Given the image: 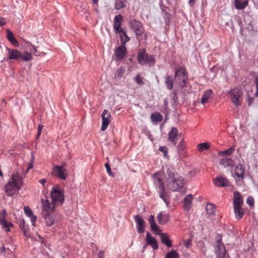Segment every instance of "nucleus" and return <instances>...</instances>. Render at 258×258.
Masks as SVG:
<instances>
[{"mask_svg": "<svg viewBox=\"0 0 258 258\" xmlns=\"http://www.w3.org/2000/svg\"><path fill=\"white\" fill-rule=\"evenodd\" d=\"M161 172L156 173L153 175L154 184L156 185L157 188L164 187L163 183L161 179Z\"/></svg>", "mask_w": 258, "mask_h": 258, "instance_id": "obj_24", "label": "nucleus"}, {"mask_svg": "<svg viewBox=\"0 0 258 258\" xmlns=\"http://www.w3.org/2000/svg\"><path fill=\"white\" fill-rule=\"evenodd\" d=\"M183 242L184 245L187 248H189L192 245L191 239H184V240H183Z\"/></svg>", "mask_w": 258, "mask_h": 258, "instance_id": "obj_46", "label": "nucleus"}, {"mask_svg": "<svg viewBox=\"0 0 258 258\" xmlns=\"http://www.w3.org/2000/svg\"><path fill=\"white\" fill-rule=\"evenodd\" d=\"M235 150L234 146L231 147L228 150L219 152V155L221 157L226 155L230 156L233 154Z\"/></svg>", "mask_w": 258, "mask_h": 258, "instance_id": "obj_37", "label": "nucleus"}, {"mask_svg": "<svg viewBox=\"0 0 258 258\" xmlns=\"http://www.w3.org/2000/svg\"><path fill=\"white\" fill-rule=\"evenodd\" d=\"M51 201L57 206L61 205L64 201L63 190L58 185L53 186L51 190Z\"/></svg>", "mask_w": 258, "mask_h": 258, "instance_id": "obj_4", "label": "nucleus"}, {"mask_svg": "<svg viewBox=\"0 0 258 258\" xmlns=\"http://www.w3.org/2000/svg\"><path fill=\"white\" fill-rule=\"evenodd\" d=\"M253 100V98L249 97L248 99V105H250L252 103Z\"/></svg>", "mask_w": 258, "mask_h": 258, "instance_id": "obj_59", "label": "nucleus"}, {"mask_svg": "<svg viewBox=\"0 0 258 258\" xmlns=\"http://www.w3.org/2000/svg\"><path fill=\"white\" fill-rule=\"evenodd\" d=\"M39 182L43 185L44 186L46 182V179L44 178L41 179L39 180Z\"/></svg>", "mask_w": 258, "mask_h": 258, "instance_id": "obj_57", "label": "nucleus"}, {"mask_svg": "<svg viewBox=\"0 0 258 258\" xmlns=\"http://www.w3.org/2000/svg\"><path fill=\"white\" fill-rule=\"evenodd\" d=\"M233 210L236 218L238 220L240 219L244 214L242 206H233Z\"/></svg>", "mask_w": 258, "mask_h": 258, "instance_id": "obj_28", "label": "nucleus"}, {"mask_svg": "<svg viewBox=\"0 0 258 258\" xmlns=\"http://www.w3.org/2000/svg\"><path fill=\"white\" fill-rule=\"evenodd\" d=\"M241 91L237 88H234L231 91V100L232 102L236 106L241 103Z\"/></svg>", "mask_w": 258, "mask_h": 258, "instance_id": "obj_11", "label": "nucleus"}, {"mask_svg": "<svg viewBox=\"0 0 258 258\" xmlns=\"http://www.w3.org/2000/svg\"><path fill=\"white\" fill-rule=\"evenodd\" d=\"M147 244L150 245L153 249H157L158 248V244L157 240L151 236L149 232L146 233Z\"/></svg>", "mask_w": 258, "mask_h": 258, "instance_id": "obj_22", "label": "nucleus"}, {"mask_svg": "<svg viewBox=\"0 0 258 258\" xmlns=\"http://www.w3.org/2000/svg\"><path fill=\"white\" fill-rule=\"evenodd\" d=\"M44 218L45 224L47 226L50 227L53 225L58 226L59 222L60 219V216L58 215H51V213L42 215Z\"/></svg>", "mask_w": 258, "mask_h": 258, "instance_id": "obj_9", "label": "nucleus"}, {"mask_svg": "<svg viewBox=\"0 0 258 258\" xmlns=\"http://www.w3.org/2000/svg\"><path fill=\"white\" fill-rule=\"evenodd\" d=\"M178 254L176 251L172 250L168 252L166 255V258H178Z\"/></svg>", "mask_w": 258, "mask_h": 258, "instance_id": "obj_43", "label": "nucleus"}, {"mask_svg": "<svg viewBox=\"0 0 258 258\" xmlns=\"http://www.w3.org/2000/svg\"><path fill=\"white\" fill-rule=\"evenodd\" d=\"M42 214H47L52 213L55 209V207L57 206L51 201L50 202L48 199H42Z\"/></svg>", "mask_w": 258, "mask_h": 258, "instance_id": "obj_10", "label": "nucleus"}, {"mask_svg": "<svg viewBox=\"0 0 258 258\" xmlns=\"http://www.w3.org/2000/svg\"><path fill=\"white\" fill-rule=\"evenodd\" d=\"M213 91L211 89H209L205 91L202 95L200 103L204 105L208 103L209 100L212 97Z\"/></svg>", "mask_w": 258, "mask_h": 258, "instance_id": "obj_20", "label": "nucleus"}, {"mask_svg": "<svg viewBox=\"0 0 258 258\" xmlns=\"http://www.w3.org/2000/svg\"><path fill=\"white\" fill-rule=\"evenodd\" d=\"M218 249L216 251L217 258H225L226 250L225 246L222 243L221 239L217 241Z\"/></svg>", "mask_w": 258, "mask_h": 258, "instance_id": "obj_18", "label": "nucleus"}, {"mask_svg": "<svg viewBox=\"0 0 258 258\" xmlns=\"http://www.w3.org/2000/svg\"><path fill=\"white\" fill-rule=\"evenodd\" d=\"M33 168V163L30 162L28 164L27 170L28 171Z\"/></svg>", "mask_w": 258, "mask_h": 258, "instance_id": "obj_60", "label": "nucleus"}, {"mask_svg": "<svg viewBox=\"0 0 258 258\" xmlns=\"http://www.w3.org/2000/svg\"><path fill=\"white\" fill-rule=\"evenodd\" d=\"M246 203L251 206L254 204V200L252 197H248L246 199Z\"/></svg>", "mask_w": 258, "mask_h": 258, "instance_id": "obj_51", "label": "nucleus"}, {"mask_svg": "<svg viewBox=\"0 0 258 258\" xmlns=\"http://www.w3.org/2000/svg\"><path fill=\"white\" fill-rule=\"evenodd\" d=\"M126 53V48L124 45H121L115 50L114 55L116 60H120L123 59Z\"/></svg>", "mask_w": 258, "mask_h": 258, "instance_id": "obj_15", "label": "nucleus"}, {"mask_svg": "<svg viewBox=\"0 0 258 258\" xmlns=\"http://www.w3.org/2000/svg\"><path fill=\"white\" fill-rule=\"evenodd\" d=\"M30 220L31 222L32 223V225L35 227V223L37 220V216L34 215V214L32 215L31 216L28 217Z\"/></svg>", "mask_w": 258, "mask_h": 258, "instance_id": "obj_49", "label": "nucleus"}, {"mask_svg": "<svg viewBox=\"0 0 258 258\" xmlns=\"http://www.w3.org/2000/svg\"><path fill=\"white\" fill-rule=\"evenodd\" d=\"M21 56L20 59L25 61H29L32 59V55L29 52L26 51L23 53H21Z\"/></svg>", "mask_w": 258, "mask_h": 258, "instance_id": "obj_38", "label": "nucleus"}, {"mask_svg": "<svg viewBox=\"0 0 258 258\" xmlns=\"http://www.w3.org/2000/svg\"><path fill=\"white\" fill-rule=\"evenodd\" d=\"M255 83L256 85V91L255 92V96H258V78H256L255 79Z\"/></svg>", "mask_w": 258, "mask_h": 258, "instance_id": "obj_52", "label": "nucleus"}, {"mask_svg": "<svg viewBox=\"0 0 258 258\" xmlns=\"http://www.w3.org/2000/svg\"><path fill=\"white\" fill-rule=\"evenodd\" d=\"M158 191L160 197L167 204V201L166 199V193L165 192L164 186L158 188Z\"/></svg>", "mask_w": 258, "mask_h": 258, "instance_id": "obj_41", "label": "nucleus"}, {"mask_svg": "<svg viewBox=\"0 0 258 258\" xmlns=\"http://www.w3.org/2000/svg\"><path fill=\"white\" fill-rule=\"evenodd\" d=\"M120 33L121 34H120V40H121V42L122 43L121 45H124V44L126 42L129 41L130 37L127 36V35L126 34V32L125 31H124L123 30H122V31Z\"/></svg>", "mask_w": 258, "mask_h": 258, "instance_id": "obj_40", "label": "nucleus"}, {"mask_svg": "<svg viewBox=\"0 0 258 258\" xmlns=\"http://www.w3.org/2000/svg\"><path fill=\"white\" fill-rule=\"evenodd\" d=\"M102 117V125L101 130L105 131L111 120V116L109 112L107 110H104L101 115Z\"/></svg>", "mask_w": 258, "mask_h": 258, "instance_id": "obj_13", "label": "nucleus"}, {"mask_svg": "<svg viewBox=\"0 0 258 258\" xmlns=\"http://www.w3.org/2000/svg\"><path fill=\"white\" fill-rule=\"evenodd\" d=\"M123 17L120 14L116 16L113 20V28L115 33H121L123 29L120 27Z\"/></svg>", "mask_w": 258, "mask_h": 258, "instance_id": "obj_16", "label": "nucleus"}, {"mask_svg": "<svg viewBox=\"0 0 258 258\" xmlns=\"http://www.w3.org/2000/svg\"><path fill=\"white\" fill-rule=\"evenodd\" d=\"M215 185L217 186L225 187L229 185L228 180L225 177L219 176L213 179Z\"/></svg>", "mask_w": 258, "mask_h": 258, "instance_id": "obj_17", "label": "nucleus"}, {"mask_svg": "<svg viewBox=\"0 0 258 258\" xmlns=\"http://www.w3.org/2000/svg\"><path fill=\"white\" fill-rule=\"evenodd\" d=\"M6 250L5 247L4 245H2L1 247H0V251L1 253H5Z\"/></svg>", "mask_w": 258, "mask_h": 258, "instance_id": "obj_58", "label": "nucleus"}, {"mask_svg": "<svg viewBox=\"0 0 258 258\" xmlns=\"http://www.w3.org/2000/svg\"><path fill=\"white\" fill-rule=\"evenodd\" d=\"M23 184V178L16 171L12 174L11 178L5 185V191L8 196H13L18 193Z\"/></svg>", "mask_w": 258, "mask_h": 258, "instance_id": "obj_2", "label": "nucleus"}, {"mask_svg": "<svg viewBox=\"0 0 258 258\" xmlns=\"http://www.w3.org/2000/svg\"><path fill=\"white\" fill-rule=\"evenodd\" d=\"M6 215H7L6 210L5 209H3L2 210V212L1 214L2 217H4V218H5Z\"/></svg>", "mask_w": 258, "mask_h": 258, "instance_id": "obj_56", "label": "nucleus"}, {"mask_svg": "<svg viewBox=\"0 0 258 258\" xmlns=\"http://www.w3.org/2000/svg\"><path fill=\"white\" fill-rule=\"evenodd\" d=\"M220 164L224 167H232L234 165V161L230 158H223L220 160Z\"/></svg>", "mask_w": 258, "mask_h": 258, "instance_id": "obj_26", "label": "nucleus"}, {"mask_svg": "<svg viewBox=\"0 0 258 258\" xmlns=\"http://www.w3.org/2000/svg\"><path fill=\"white\" fill-rule=\"evenodd\" d=\"M126 0H115L114 8L116 10H120L126 7Z\"/></svg>", "mask_w": 258, "mask_h": 258, "instance_id": "obj_31", "label": "nucleus"}, {"mask_svg": "<svg viewBox=\"0 0 258 258\" xmlns=\"http://www.w3.org/2000/svg\"><path fill=\"white\" fill-rule=\"evenodd\" d=\"M24 212L25 214L28 216L29 217L33 214L32 211L31 209L28 206H26L24 208Z\"/></svg>", "mask_w": 258, "mask_h": 258, "instance_id": "obj_45", "label": "nucleus"}, {"mask_svg": "<svg viewBox=\"0 0 258 258\" xmlns=\"http://www.w3.org/2000/svg\"><path fill=\"white\" fill-rule=\"evenodd\" d=\"M5 23H6V21H5V18H4L3 17H0V26H4L5 24Z\"/></svg>", "mask_w": 258, "mask_h": 258, "instance_id": "obj_54", "label": "nucleus"}, {"mask_svg": "<svg viewBox=\"0 0 258 258\" xmlns=\"http://www.w3.org/2000/svg\"><path fill=\"white\" fill-rule=\"evenodd\" d=\"M159 150L164 154V156L166 157L168 155V149L166 147L161 146L159 148Z\"/></svg>", "mask_w": 258, "mask_h": 258, "instance_id": "obj_47", "label": "nucleus"}, {"mask_svg": "<svg viewBox=\"0 0 258 258\" xmlns=\"http://www.w3.org/2000/svg\"><path fill=\"white\" fill-rule=\"evenodd\" d=\"M135 81L139 85H143L144 84V82L141 76L138 74L134 78Z\"/></svg>", "mask_w": 258, "mask_h": 258, "instance_id": "obj_44", "label": "nucleus"}, {"mask_svg": "<svg viewBox=\"0 0 258 258\" xmlns=\"http://www.w3.org/2000/svg\"><path fill=\"white\" fill-rule=\"evenodd\" d=\"M20 227L21 229L23 230L25 236L27 237H29L30 236V235L28 232V226L26 225L24 220H22L20 221Z\"/></svg>", "mask_w": 258, "mask_h": 258, "instance_id": "obj_36", "label": "nucleus"}, {"mask_svg": "<svg viewBox=\"0 0 258 258\" xmlns=\"http://www.w3.org/2000/svg\"><path fill=\"white\" fill-rule=\"evenodd\" d=\"M105 168L106 169L107 172L108 173V174L110 176H113V174L112 173V172L111 171V168H110V165H109V164L108 163H106L105 164Z\"/></svg>", "mask_w": 258, "mask_h": 258, "instance_id": "obj_50", "label": "nucleus"}, {"mask_svg": "<svg viewBox=\"0 0 258 258\" xmlns=\"http://www.w3.org/2000/svg\"><path fill=\"white\" fill-rule=\"evenodd\" d=\"M129 25L139 39L145 40L148 38V34L145 32L143 24L140 21L133 20L130 22Z\"/></svg>", "mask_w": 258, "mask_h": 258, "instance_id": "obj_5", "label": "nucleus"}, {"mask_svg": "<svg viewBox=\"0 0 258 258\" xmlns=\"http://www.w3.org/2000/svg\"><path fill=\"white\" fill-rule=\"evenodd\" d=\"M207 213L211 216L215 215V206L213 204H207L206 207Z\"/></svg>", "mask_w": 258, "mask_h": 258, "instance_id": "obj_34", "label": "nucleus"}, {"mask_svg": "<svg viewBox=\"0 0 258 258\" xmlns=\"http://www.w3.org/2000/svg\"><path fill=\"white\" fill-rule=\"evenodd\" d=\"M0 224L3 226V228L5 229L6 231H10V228L13 226V224L9 222L6 220L4 217L0 218Z\"/></svg>", "mask_w": 258, "mask_h": 258, "instance_id": "obj_32", "label": "nucleus"}, {"mask_svg": "<svg viewBox=\"0 0 258 258\" xmlns=\"http://www.w3.org/2000/svg\"><path fill=\"white\" fill-rule=\"evenodd\" d=\"M7 37L9 40L15 46H18L19 43L13 33L10 31H7Z\"/></svg>", "mask_w": 258, "mask_h": 258, "instance_id": "obj_33", "label": "nucleus"}, {"mask_svg": "<svg viewBox=\"0 0 258 258\" xmlns=\"http://www.w3.org/2000/svg\"><path fill=\"white\" fill-rule=\"evenodd\" d=\"M193 197L190 194L187 195L183 199L184 209L188 211L191 207V204L192 201Z\"/></svg>", "mask_w": 258, "mask_h": 258, "instance_id": "obj_27", "label": "nucleus"}, {"mask_svg": "<svg viewBox=\"0 0 258 258\" xmlns=\"http://www.w3.org/2000/svg\"><path fill=\"white\" fill-rule=\"evenodd\" d=\"M149 223L150 224L151 229L152 231L157 235H160L161 242L167 247L172 246L171 241L169 239L168 235L167 233H162L161 230L159 226L156 224L154 217L151 215L148 218Z\"/></svg>", "mask_w": 258, "mask_h": 258, "instance_id": "obj_3", "label": "nucleus"}, {"mask_svg": "<svg viewBox=\"0 0 258 258\" xmlns=\"http://www.w3.org/2000/svg\"><path fill=\"white\" fill-rule=\"evenodd\" d=\"M104 252L103 251H100L98 252V258H104Z\"/></svg>", "mask_w": 258, "mask_h": 258, "instance_id": "obj_55", "label": "nucleus"}, {"mask_svg": "<svg viewBox=\"0 0 258 258\" xmlns=\"http://www.w3.org/2000/svg\"><path fill=\"white\" fill-rule=\"evenodd\" d=\"M138 60L140 64L149 67L154 66L156 62L155 57L152 55L147 53L145 49L138 52Z\"/></svg>", "mask_w": 258, "mask_h": 258, "instance_id": "obj_6", "label": "nucleus"}, {"mask_svg": "<svg viewBox=\"0 0 258 258\" xmlns=\"http://www.w3.org/2000/svg\"><path fill=\"white\" fill-rule=\"evenodd\" d=\"M157 220L159 224L164 225L169 221V216L168 214H163L160 212L158 214Z\"/></svg>", "mask_w": 258, "mask_h": 258, "instance_id": "obj_23", "label": "nucleus"}, {"mask_svg": "<svg viewBox=\"0 0 258 258\" xmlns=\"http://www.w3.org/2000/svg\"><path fill=\"white\" fill-rule=\"evenodd\" d=\"M177 135L178 130L175 127H172L171 131L168 133V140L170 142L173 143L174 145H175L176 143V140L177 139Z\"/></svg>", "mask_w": 258, "mask_h": 258, "instance_id": "obj_25", "label": "nucleus"}, {"mask_svg": "<svg viewBox=\"0 0 258 258\" xmlns=\"http://www.w3.org/2000/svg\"><path fill=\"white\" fill-rule=\"evenodd\" d=\"M197 147H198V150L200 152H202L204 150L208 149L210 148V145L209 143L205 142V143L199 144L197 146Z\"/></svg>", "mask_w": 258, "mask_h": 258, "instance_id": "obj_39", "label": "nucleus"}, {"mask_svg": "<svg viewBox=\"0 0 258 258\" xmlns=\"http://www.w3.org/2000/svg\"><path fill=\"white\" fill-rule=\"evenodd\" d=\"M8 51V58L10 59L18 60L20 59L21 52L17 49L7 48Z\"/></svg>", "mask_w": 258, "mask_h": 258, "instance_id": "obj_19", "label": "nucleus"}, {"mask_svg": "<svg viewBox=\"0 0 258 258\" xmlns=\"http://www.w3.org/2000/svg\"><path fill=\"white\" fill-rule=\"evenodd\" d=\"M187 76L183 67L179 68L176 72L175 75V81L178 84L180 87L183 88L186 83Z\"/></svg>", "mask_w": 258, "mask_h": 258, "instance_id": "obj_7", "label": "nucleus"}, {"mask_svg": "<svg viewBox=\"0 0 258 258\" xmlns=\"http://www.w3.org/2000/svg\"><path fill=\"white\" fill-rule=\"evenodd\" d=\"M165 181L167 188L173 191L179 190L184 185L183 178L175 173L174 168L171 165L167 166Z\"/></svg>", "mask_w": 258, "mask_h": 258, "instance_id": "obj_1", "label": "nucleus"}, {"mask_svg": "<svg viewBox=\"0 0 258 258\" xmlns=\"http://www.w3.org/2000/svg\"><path fill=\"white\" fill-rule=\"evenodd\" d=\"M233 196V206H243V201L241 194L236 191L234 192Z\"/></svg>", "mask_w": 258, "mask_h": 258, "instance_id": "obj_21", "label": "nucleus"}, {"mask_svg": "<svg viewBox=\"0 0 258 258\" xmlns=\"http://www.w3.org/2000/svg\"><path fill=\"white\" fill-rule=\"evenodd\" d=\"M66 165V164L63 163L61 166H55L53 167L52 173L55 176L61 179H66L69 173L67 170L64 168Z\"/></svg>", "mask_w": 258, "mask_h": 258, "instance_id": "obj_8", "label": "nucleus"}, {"mask_svg": "<svg viewBox=\"0 0 258 258\" xmlns=\"http://www.w3.org/2000/svg\"><path fill=\"white\" fill-rule=\"evenodd\" d=\"M245 171V167L241 164H238L235 168V173L233 175L236 182H241L243 179V174Z\"/></svg>", "mask_w": 258, "mask_h": 258, "instance_id": "obj_12", "label": "nucleus"}, {"mask_svg": "<svg viewBox=\"0 0 258 258\" xmlns=\"http://www.w3.org/2000/svg\"><path fill=\"white\" fill-rule=\"evenodd\" d=\"M42 128H43V125L41 124H39L38 125V133H37V137H39L40 136Z\"/></svg>", "mask_w": 258, "mask_h": 258, "instance_id": "obj_53", "label": "nucleus"}, {"mask_svg": "<svg viewBox=\"0 0 258 258\" xmlns=\"http://www.w3.org/2000/svg\"><path fill=\"white\" fill-rule=\"evenodd\" d=\"M92 1L94 4H97L98 0H92Z\"/></svg>", "mask_w": 258, "mask_h": 258, "instance_id": "obj_62", "label": "nucleus"}, {"mask_svg": "<svg viewBox=\"0 0 258 258\" xmlns=\"http://www.w3.org/2000/svg\"><path fill=\"white\" fill-rule=\"evenodd\" d=\"M235 0V7L238 10H242L244 9L248 5V0Z\"/></svg>", "mask_w": 258, "mask_h": 258, "instance_id": "obj_29", "label": "nucleus"}, {"mask_svg": "<svg viewBox=\"0 0 258 258\" xmlns=\"http://www.w3.org/2000/svg\"><path fill=\"white\" fill-rule=\"evenodd\" d=\"M124 72V69L122 67H120L116 70L115 74V77L117 78L120 79L123 76Z\"/></svg>", "mask_w": 258, "mask_h": 258, "instance_id": "obj_42", "label": "nucleus"}, {"mask_svg": "<svg viewBox=\"0 0 258 258\" xmlns=\"http://www.w3.org/2000/svg\"><path fill=\"white\" fill-rule=\"evenodd\" d=\"M183 143V140H182L180 141L179 144L177 146V150H178V152H180L182 151L184 149L185 146Z\"/></svg>", "mask_w": 258, "mask_h": 258, "instance_id": "obj_48", "label": "nucleus"}, {"mask_svg": "<svg viewBox=\"0 0 258 258\" xmlns=\"http://www.w3.org/2000/svg\"><path fill=\"white\" fill-rule=\"evenodd\" d=\"M162 115L159 112H155L151 115V119L154 124H157L158 122L162 120Z\"/></svg>", "mask_w": 258, "mask_h": 258, "instance_id": "obj_30", "label": "nucleus"}, {"mask_svg": "<svg viewBox=\"0 0 258 258\" xmlns=\"http://www.w3.org/2000/svg\"><path fill=\"white\" fill-rule=\"evenodd\" d=\"M173 78L170 76H167L165 77V84L166 85L167 88L170 90L173 87Z\"/></svg>", "mask_w": 258, "mask_h": 258, "instance_id": "obj_35", "label": "nucleus"}, {"mask_svg": "<svg viewBox=\"0 0 258 258\" xmlns=\"http://www.w3.org/2000/svg\"><path fill=\"white\" fill-rule=\"evenodd\" d=\"M134 219L136 223V228L139 233H143L145 230V221L142 217L139 215H136L134 217Z\"/></svg>", "mask_w": 258, "mask_h": 258, "instance_id": "obj_14", "label": "nucleus"}, {"mask_svg": "<svg viewBox=\"0 0 258 258\" xmlns=\"http://www.w3.org/2000/svg\"><path fill=\"white\" fill-rule=\"evenodd\" d=\"M195 0H189L188 3L190 6H193Z\"/></svg>", "mask_w": 258, "mask_h": 258, "instance_id": "obj_61", "label": "nucleus"}]
</instances>
